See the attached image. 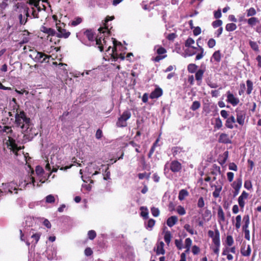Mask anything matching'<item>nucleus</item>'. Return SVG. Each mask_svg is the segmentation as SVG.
<instances>
[{
    "instance_id": "nucleus-1",
    "label": "nucleus",
    "mask_w": 261,
    "mask_h": 261,
    "mask_svg": "<svg viewBox=\"0 0 261 261\" xmlns=\"http://www.w3.org/2000/svg\"><path fill=\"white\" fill-rule=\"evenodd\" d=\"M15 124L16 126L20 127L24 133V136H28L29 138L32 139L36 136L38 133L33 127V124L29 117L27 116L23 111L17 112L15 116Z\"/></svg>"
},
{
    "instance_id": "nucleus-2",
    "label": "nucleus",
    "mask_w": 261,
    "mask_h": 261,
    "mask_svg": "<svg viewBox=\"0 0 261 261\" xmlns=\"http://www.w3.org/2000/svg\"><path fill=\"white\" fill-rule=\"evenodd\" d=\"M200 39L197 40V44L198 45V47H191L187 48L185 50L184 53V56L185 57L192 56L195 55L198 51H199V53H198L196 55L195 60H199L203 57L204 56V49L202 46L198 45V41Z\"/></svg>"
},
{
    "instance_id": "nucleus-3",
    "label": "nucleus",
    "mask_w": 261,
    "mask_h": 261,
    "mask_svg": "<svg viewBox=\"0 0 261 261\" xmlns=\"http://www.w3.org/2000/svg\"><path fill=\"white\" fill-rule=\"evenodd\" d=\"M32 54L30 55V57L33 59L35 62L43 63H48L50 56L47 55L44 53L39 52L35 50H31Z\"/></svg>"
},
{
    "instance_id": "nucleus-4",
    "label": "nucleus",
    "mask_w": 261,
    "mask_h": 261,
    "mask_svg": "<svg viewBox=\"0 0 261 261\" xmlns=\"http://www.w3.org/2000/svg\"><path fill=\"white\" fill-rule=\"evenodd\" d=\"M132 114L129 111H124L118 118L116 126L119 127H125L127 125V120L131 117Z\"/></svg>"
},
{
    "instance_id": "nucleus-5",
    "label": "nucleus",
    "mask_w": 261,
    "mask_h": 261,
    "mask_svg": "<svg viewBox=\"0 0 261 261\" xmlns=\"http://www.w3.org/2000/svg\"><path fill=\"white\" fill-rule=\"evenodd\" d=\"M59 23H57V29L58 33H57V36L58 38H67L70 35V32L66 31L65 29L66 24L59 20Z\"/></svg>"
},
{
    "instance_id": "nucleus-6",
    "label": "nucleus",
    "mask_w": 261,
    "mask_h": 261,
    "mask_svg": "<svg viewBox=\"0 0 261 261\" xmlns=\"http://www.w3.org/2000/svg\"><path fill=\"white\" fill-rule=\"evenodd\" d=\"M114 18H115V17L114 16H107L105 20V22L104 23V27L103 28L100 27L98 30V31L99 32V33H106L109 35H110L111 32L110 30H109L108 22V21H109L110 20H113Z\"/></svg>"
},
{
    "instance_id": "nucleus-7",
    "label": "nucleus",
    "mask_w": 261,
    "mask_h": 261,
    "mask_svg": "<svg viewBox=\"0 0 261 261\" xmlns=\"http://www.w3.org/2000/svg\"><path fill=\"white\" fill-rule=\"evenodd\" d=\"M227 101L233 106H236L239 103L240 100L229 91L227 92Z\"/></svg>"
},
{
    "instance_id": "nucleus-8",
    "label": "nucleus",
    "mask_w": 261,
    "mask_h": 261,
    "mask_svg": "<svg viewBox=\"0 0 261 261\" xmlns=\"http://www.w3.org/2000/svg\"><path fill=\"white\" fill-rule=\"evenodd\" d=\"M237 121L241 125H243L245 122L246 113L244 111L236 110Z\"/></svg>"
},
{
    "instance_id": "nucleus-9",
    "label": "nucleus",
    "mask_w": 261,
    "mask_h": 261,
    "mask_svg": "<svg viewBox=\"0 0 261 261\" xmlns=\"http://www.w3.org/2000/svg\"><path fill=\"white\" fill-rule=\"evenodd\" d=\"M84 35L86 37L89 41L91 42H93L94 41L95 33L92 29H86L84 32Z\"/></svg>"
},
{
    "instance_id": "nucleus-10",
    "label": "nucleus",
    "mask_w": 261,
    "mask_h": 261,
    "mask_svg": "<svg viewBox=\"0 0 261 261\" xmlns=\"http://www.w3.org/2000/svg\"><path fill=\"white\" fill-rule=\"evenodd\" d=\"M163 95V90L160 88H156L150 94L149 97L151 99L158 98Z\"/></svg>"
},
{
    "instance_id": "nucleus-11",
    "label": "nucleus",
    "mask_w": 261,
    "mask_h": 261,
    "mask_svg": "<svg viewBox=\"0 0 261 261\" xmlns=\"http://www.w3.org/2000/svg\"><path fill=\"white\" fill-rule=\"evenodd\" d=\"M164 243L161 241L156 244V247L154 248L156 255H164L165 253V250L164 248Z\"/></svg>"
},
{
    "instance_id": "nucleus-12",
    "label": "nucleus",
    "mask_w": 261,
    "mask_h": 261,
    "mask_svg": "<svg viewBox=\"0 0 261 261\" xmlns=\"http://www.w3.org/2000/svg\"><path fill=\"white\" fill-rule=\"evenodd\" d=\"M41 31L42 32L48 34V36L47 37V39H49L50 36H54L56 34V31L54 29L50 28H48L43 25L41 27Z\"/></svg>"
},
{
    "instance_id": "nucleus-13",
    "label": "nucleus",
    "mask_w": 261,
    "mask_h": 261,
    "mask_svg": "<svg viewBox=\"0 0 261 261\" xmlns=\"http://www.w3.org/2000/svg\"><path fill=\"white\" fill-rule=\"evenodd\" d=\"M218 141L219 143L224 144L231 143V141L229 139L228 135L225 133H222L220 134L218 139Z\"/></svg>"
},
{
    "instance_id": "nucleus-14",
    "label": "nucleus",
    "mask_w": 261,
    "mask_h": 261,
    "mask_svg": "<svg viewBox=\"0 0 261 261\" xmlns=\"http://www.w3.org/2000/svg\"><path fill=\"white\" fill-rule=\"evenodd\" d=\"M100 35H98L95 38V42H96V45H97V47L99 49V50H100V51L102 52L103 51V46L102 45V39L103 38V36H101V34H103L102 33H100Z\"/></svg>"
},
{
    "instance_id": "nucleus-15",
    "label": "nucleus",
    "mask_w": 261,
    "mask_h": 261,
    "mask_svg": "<svg viewBox=\"0 0 261 261\" xmlns=\"http://www.w3.org/2000/svg\"><path fill=\"white\" fill-rule=\"evenodd\" d=\"M248 196V194L245 191H243L241 196L238 198V203L239 206L242 208H244L245 206V202L244 199H247Z\"/></svg>"
},
{
    "instance_id": "nucleus-16",
    "label": "nucleus",
    "mask_w": 261,
    "mask_h": 261,
    "mask_svg": "<svg viewBox=\"0 0 261 261\" xmlns=\"http://www.w3.org/2000/svg\"><path fill=\"white\" fill-rule=\"evenodd\" d=\"M212 239L215 245L217 247H220V233L218 229L215 230V237L212 238Z\"/></svg>"
},
{
    "instance_id": "nucleus-17",
    "label": "nucleus",
    "mask_w": 261,
    "mask_h": 261,
    "mask_svg": "<svg viewBox=\"0 0 261 261\" xmlns=\"http://www.w3.org/2000/svg\"><path fill=\"white\" fill-rule=\"evenodd\" d=\"M236 119L233 116H231L229 118H227L226 122H225V126L226 127L232 129L233 128V123H235Z\"/></svg>"
},
{
    "instance_id": "nucleus-18",
    "label": "nucleus",
    "mask_w": 261,
    "mask_h": 261,
    "mask_svg": "<svg viewBox=\"0 0 261 261\" xmlns=\"http://www.w3.org/2000/svg\"><path fill=\"white\" fill-rule=\"evenodd\" d=\"M178 221V218L173 216L169 217L167 220V224L169 227L173 226Z\"/></svg>"
},
{
    "instance_id": "nucleus-19",
    "label": "nucleus",
    "mask_w": 261,
    "mask_h": 261,
    "mask_svg": "<svg viewBox=\"0 0 261 261\" xmlns=\"http://www.w3.org/2000/svg\"><path fill=\"white\" fill-rule=\"evenodd\" d=\"M204 71L202 69L198 70L195 73V79L198 82L201 83L203 76Z\"/></svg>"
},
{
    "instance_id": "nucleus-20",
    "label": "nucleus",
    "mask_w": 261,
    "mask_h": 261,
    "mask_svg": "<svg viewBox=\"0 0 261 261\" xmlns=\"http://www.w3.org/2000/svg\"><path fill=\"white\" fill-rule=\"evenodd\" d=\"M221 53L220 50L215 51L213 55L212 58L214 59V61L217 62H220L221 60Z\"/></svg>"
},
{
    "instance_id": "nucleus-21",
    "label": "nucleus",
    "mask_w": 261,
    "mask_h": 261,
    "mask_svg": "<svg viewBox=\"0 0 261 261\" xmlns=\"http://www.w3.org/2000/svg\"><path fill=\"white\" fill-rule=\"evenodd\" d=\"M247 22L250 26L253 27L259 22V20L256 17H251L248 19H247Z\"/></svg>"
},
{
    "instance_id": "nucleus-22",
    "label": "nucleus",
    "mask_w": 261,
    "mask_h": 261,
    "mask_svg": "<svg viewBox=\"0 0 261 261\" xmlns=\"http://www.w3.org/2000/svg\"><path fill=\"white\" fill-rule=\"evenodd\" d=\"M243 221L244 223V224L243 226V230L248 229V227L250 222L249 215H245L243 217Z\"/></svg>"
},
{
    "instance_id": "nucleus-23",
    "label": "nucleus",
    "mask_w": 261,
    "mask_h": 261,
    "mask_svg": "<svg viewBox=\"0 0 261 261\" xmlns=\"http://www.w3.org/2000/svg\"><path fill=\"white\" fill-rule=\"evenodd\" d=\"M198 68V66L195 64L191 63L188 65L187 69L189 72L193 73L195 72Z\"/></svg>"
},
{
    "instance_id": "nucleus-24",
    "label": "nucleus",
    "mask_w": 261,
    "mask_h": 261,
    "mask_svg": "<svg viewBox=\"0 0 261 261\" xmlns=\"http://www.w3.org/2000/svg\"><path fill=\"white\" fill-rule=\"evenodd\" d=\"M232 186L234 190H240L242 186V179L241 178L237 179L236 181L232 183Z\"/></svg>"
},
{
    "instance_id": "nucleus-25",
    "label": "nucleus",
    "mask_w": 261,
    "mask_h": 261,
    "mask_svg": "<svg viewBox=\"0 0 261 261\" xmlns=\"http://www.w3.org/2000/svg\"><path fill=\"white\" fill-rule=\"evenodd\" d=\"M164 240L166 244L168 245L171 241V234L169 231L164 232Z\"/></svg>"
},
{
    "instance_id": "nucleus-26",
    "label": "nucleus",
    "mask_w": 261,
    "mask_h": 261,
    "mask_svg": "<svg viewBox=\"0 0 261 261\" xmlns=\"http://www.w3.org/2000/svg\"><path fill=\"white\" fill-rule=\"evenodd\" d=\"M237 29V25L235 23H230L226 25L225 29L228 32H232Z\"/></svg>"
},
{
    "instance_id": "nucleus-27",
    "label": "nucleus",
    "mask_w": 261,
    "mask_h": 261,
    "mask_svg": "<svg viewBox=\"0 0 261 261\" xmlns=\"http://www.w3.org/2000/svg\"><path fill=\"white\" fill-rule=\"evenodd\" d=\"M11 2V0H0V8L2 9H5Z\"/></svg>"
},
{
    "instance_id": "nucleus-28",
    "label": "nucleus",
    "mask_w": 261,
    "mask_h": 261,
    "mask_svg": "<svg viewBox=\"0 0 261 261\" xmlns=\"http://www.w3.org/2000/svg\"><path fill=\"white\" fill-rule=\"evenodd\" d=\"M31 10V18H39V13L37 12V11L36 10L35 7H31L30 9Z\"/></svg>"
},
{
    "instance_id": "nucleus-29",
    "label": "nucleus",
    "mask_w": 261,
    "mask_h": 261,
    "mask_svg": "<svg viewBox=\"0 0 261 261\" xmlns=\"http://www.w3.org/2000/svg\"><path fill=\"white\" fill-rule=\"evenodd\" d=\"M10 146L11 147V148L13 152H17L20 149V148H19L17 146V144L15 142V141L13 140L10 141Z\"/></svg>"
},
{
    "instance_id": "nucleus-30",
    "label": "nucleus",
    "mask_w": 261,
    "mask_h": 261,
    "mask_svg": "<svg viewBox=\"0 0 261 261\" xmlns=\"http://www.w3.org/2000/svg\"><path fill=\"white\" fill-rule=\"evenodd\" d=\"M228 157V152L227 151H225L222 155L219 158L220 161L219 163H225Z\"/></svg>"
},
{
    "instance_id": "nucleus-31",
    "label": "nucleus",
    "mask_w": 261,
    "mask_h": 261,
    "mask_svg": "<svg viewBox=\"0 0 261 261\" xmlns=\"http://www.w3.org/2000/svg\"><path fill=\"white\" fill-rule=\"evenodd\" d=\"M246 84L247 87V93L249 95L251 93L253 90V83L250 80H248L246 81Z\"/></svg>"
},
{
    "instance_id": "nucleus-32",
    "label": "nucleus",
    "mask_w": 261,
    "mask_h": 261,
    "mask_svg": "<svg viewBox=\"0 0 261 261\" xmlns=\"http://www.w3.org/2000/svg\"><path fill=\"white\" fill-rule=\"evenodd\" d=\"M218 218L222 221H225V216H224V213L222 210V207L221 206H219L218 210Z\"/></svg>"
},
{
    "instance_id": "nucleus-33",
    "label": "nucleus",
    "mask_w": 261,
    "mask_h": 261,
    "mask_svg": "<svg viewBox=\"0 0 261 261\" xmlns=\"http://www.w3.org/2000/svg\"><path fill=\"white\" fill-rule=\"evenodd\" d=\"M241 254L243 256H249L251 253V248L249 245L247 246V249L246 250H245L244 248H242L241 250Z\"/></svg>"
},
{
    "instance_id": "nucleus-34",
    "label": "nucleus",
    "mask_w": 261,
    "mask_h": 261,
    "mask_svg": "<svg viewBox=\"0 0 261 261\" xmlns=\"http://www.w3.org/2000/svg\"><path fill=\"white\" fill-rule=\"evenodd\" d=\"M246 13L247 17H252L256 15V11L254 8L251 7L246 10Z\"/></svg>"
},
{
    "instance_id": "nucleus-35",
    "label": "nucleus",
    "mask_w": 261,
    "mask_h": 261,
    "mask_svg": "<svg viewBox=\"0 0 261 261\" xmlns=\"http://www.w3.org/2000/svg\"><path fill=\"white\" fill-rule=\"evenodd\" d=\"M215 190L214 192L213 193V195L215 198H217L220 195V193L222 190V187H218L216 186H215Z\"/></svg>"
},
{
    "instance_id": "nucleus-36",
    "label": "nucleus",
    "mask_w": 261,
    "mask_h": 261,
    "mask_svg": "<svg viewBox=\"0 0 261 261\" xmlns=\"http://www.w3.org/2000/svg\"><path fill=\"white\" fill-rule=\"evenodd\" d=\"M200 106H201V105H200V103L199 101H194L193 102V103H192L190 109L192 111H196L197 109H198L200 107Z\"/></svg>"
},
{
    "instance_id": "nucleus-37",
    "label": "nucleus",
    "mask_w": 261,
    "mask_h": 261,
    "mask_svg": "<svg viewBox=\"0 0 261 261\" xmlns=\"http://www.w3.org/2000/svg\"><path fill=\"white\" fill-rule=\"evenodd\" d=\"M195 43L194 39L191 37H189L185 42V46L189 48L191 47H193L192 46Z\"/></svg>"
},
{
    "instance_id": "nucleus-38",
    "label": "nucleus",
    "mask_w": 261,
    "mask_h": 261,
    "mask_svg": "<svg viewBox=\"0 0 261 261\" xmlns=\"http://www.w3.org/2000/svg\"><path fill=\"white\" fill-rule=\"evenodd\" d=\"M192 245V240L190 238H187L185 240V247L187 248L186 252H189L190 251V247Z\"/></svg>"
},
{
    "instance_id": "nucleus-39",
    "label": "nucleus",
    "mask_w": 261,
    "mask_h": 261,
    "mask_svg": "<svg viewBox=\"0 0 261 261\" xmlns=\"http://www.w3.org/2000/svg\"><path fill=\"white\" fill-rule=\"evenodd\" d=\"M222 126V122L219 117L215 120V124L214 126L215 128L220 129Z\"/></svg>"
},
{
    "instance_id": "nucleus-40",
    "label": "nucleus",
    "mask_w": 261,
    "mask_h": 261,
    "mask_svg": "<svg viewBox=\"0 0 261 261\" xmlns=\"http://www.w3.org/2000/svg\"><path fill=\"white\" fill-rule=\"evenodd\" d=\"M222 23H223V22L221 20L217 19L215 21H214L212 22V26L214 28H217L218 27H221V26L222 25Z\"/></svg>"
},
{
    "instance_id": "nucleus-41",
    "label": "nucleus",
    "mask_w": 261,
    "mask_h": 261,
    "mask_svg": "<svg viewBox=\"0 0 261 261\" xmlns=\"http://www.w3.org/2000/svg\"><path fill=\"white\" fill-rule=\"evenodd\" d=\"M249 45L251 48L254 51H258V46L256 42L250 40L249 41Z\"/></svg>"
},
{
    "instance_id": "nucleus-42",
    "label": "nucleus",
    "mask_w": 261,
    "mask_h": 261,
    "mask_svg": "<svg viewBox=\"0 0 261 261\" xmlns=\"http://www.w3.org/2000/svg\"><path fill=\"white\" fill-rule=\"evenodd\" d=\"M41 0H28L27 3L33 6V7H37Z\"/></svg>"
},
{
    "instance_id": "nucleus-43",
    "label": "nucleus",
    "mask_w": 261,
    "mask_h": 261,
    "mask_svg": "<svg viewBox=\"0 0 261 261\" xmlns=\"http://www.w3.org/2000/svg\"><path fill=\"white\" fill-rule=\"evenodd\" d=\"M82 22V19L81 17H77L71 22V25L75 27Z\"/></svg>"
},
{
    "instance_id": "nucleus-44",
    "label": "nucleus",
    "mask_w": 261,
    "mask_h": 261,
    "mask_svg": "<svg viewBox=\"0 0 261 261\" xmlns=\"http://www.w3.org/2000/svg\"><path fill=\"white\" fill-rule=\"evenodd\" d=\"M155 221L154 220H153L152 219H149L147 222V224L146 226V228L147 229L150 228L151 230L152 228V227L154 226V225L155 224Z\"/></svg>"
},
{
    "instance_id": "nucleus-45",
    "label": "nucleus",
    "mask_w": 261,
    "mask_h": 261,
    "mask_svg": "<svg viewBox=\"0 0 261 261\" xmlns=\"http://www.w3.org/2000/svg\"><path fill=\"white\" fill-rule=\"evenodd\" d=\"M2 133H6L7 134L12 133V129L11 127L9 126H5L1 130Z\"/></svg>"
},
{
    "instance_id": "nucleus-46",
    "label": "nucleus",
    "mask_w": 261,
    "mask_h": 261,
    "mask_svg": "<svg viewBox=\"0 0 261 261\" xmlns=\"http://www.w3.org/2000/svg\"><path fill=\"white\" fill-rule=\"evenodd\" d=\"M18 19L20 24L24 25L28 21L27 18H23V15L21 14L19 15Z\"/></svg>"
},
{
    "instance_id": "nucleus-47",
    "label": "nucleus",
    "mask_w": 261,
    "mask_h": 261,
    "mask_svg": "<svg viewBox=\"0 0 261 261\" xmlns=\"http://www.w3.org/2000/svg\"><path fill=\"white\" fill-rule=\"evenodd\" d=\"M88 236L89 239L92 240L96 237V233L94 230H91L88 231Z\"/></svg>"
},
{
    "instance_id": "nucleus-48",
    "label": "nucleus",
    "mask_w": 261,
    "mask_h": 261,
    "mask_svg": "<svg viewBox=\"0 0 261 261\" xmlns=\"http://www.w3.org/2000/svg\"><path fill=\"white\" fill-rule=\"evenodd\" d=\"M43 169L42 167L39 165H38L36 167L35 172L37 175H41L43 173Z\"/></svg>"
},
{
    "instance_id": "nucleus-49",
    "label": "nucleus",
    "mask_w": 261,
    "mask_h": 261,
    "mask_svg": "<svg viewBox=\"0 0 261 261\" xmlns=\"http://www.w3.org/2000/svg\"><path fill=\"white\" fill-rule=\"evenodd\" d=\"M216 41L213 38H211L208 40L207 42V45L209 48H213L216 45Z\"/></svg>"
},
{
    "instance_id": "nucleus-50",
    "label": "nucleus",
    "mask_w": 261,
    "mask_h": 261,
    "mask_svg": "<svg viewBox=\"0 0 261 261\" xmlns=\"http://www.w3.org/2000/svg\"><path fill=\"white\" fill-rule=\"evenodd\" d=\"M170 168L173 172H178L179 170V164H169Z\"/></svg>"
},
{
    "instance_id": "nucleus-51",
    "label": "nucleus",
    "mask_w": 261,
    "mask_h": 261,
    "mask_svg": "<svg viewBox=\"0 0 261 261\" xmlns=\"http://www.w3.org/2000/svg\"><path fill=\"white\" fill-rule=\"evenodd\" d=\"M189 195V193L186 190H180V201L182 200L185 197L188 196Z\"/></svg>"
},
{
    "instance_id": "nucleus-52",
    "label": "nucleus",
    "mask_w": 261,
    "mask_h": 261,
    "mask_svg": "<svg viewBox=\"0 0 261 261\" xmlns=\"http://www.w3.org/2000/svg\"><path fill=\"white\" fill-rule=\"evenodd\" d=\"M151 212L154 217H158L160 214L159 210L158 208L153 207L151 208Z\"/></svg>"
},
{
    "instance_id": "nucleus-53",
    "label": "nucleus",
    "mask_w": 261,
    "mask_h": 261,
    "mask_svg": "<svg viewBox=\"0 0 261 261\" xmlns=\"http://www.w3.org/2000/svg\"><path fill=\"white\" fill-rule=\"evenodd\" d=\"M226 242L228 246H231L233 243L232 237L231 236H227Z\"/></svg>"
},
{
    "instance_id": "nucleus-54",
    "label": "nucleus",
    "mask_w": 261,
    "mask_h": 261,
    "mask_svg": "<svg viewBox=\"0 0 261 261\" xmlns=\"http://www.w3.org/2000/svg\"><path fill=\"white\" fill-rule=\"evenodd\" d=\"M246 89V86L244 83H242L240 84V88L239 90V94L241 95L244 94L245 90Z\"/></svg>"
},
{
    "instance_id": "nucleus-55",
    "label": "nucleus",
    "mask_w": 261,
    "mask_h": 261,
    "mask_svg": "<svg viewBox=\"0 0 261 261\" xmlns=\"http://www.w3.org/2000/svg\"><path fill=\"white\" fill-rule=\"evenodd\" d=\"M55 200V197L52 195H49L46 197V202L47 203H53Z\"/></svg>"
},
{
    "instance_id": "nucleus-56",
    "label": "nucleus",
    "mask_w": 261,
    "mask_h": 261,
    "mask_svg": "<svg viewBox=\"0 0 261 261\" xmlns=\"http://www.w3.org/2000/svg\"><path fill=\"white\" fill-rule=\"evenodd\" d=\"M167 57V55H158L157 56H156L154 59L153 61L155 62H159L161 60L164 59Z\"/></svg>"
},
{
    "instance_id": "nucleus-57",
    "label": "nucleus",
    "mask_w": 261,
    "mask_h": 261,
    "mask_svg": "<svg viewBox=\"0 0 261 261\" xmlns=\"http://www.w3.org/2000/svg\"><path fill=\"white\" fill-rule=\"evenodd\" d=\"M156 53L158 55H163L166 53V50L163 47L160 46L156 50Z\"/></svg>"
},
{
    "instance_id": "nucleus-58",
    "label": "nucleus",
    "mask_w": 261,
    "mask_h": 261,
    "mask_svg": "<svg viewBox=\"0 0 261 261\" xmlns=\"http://www.w3.org/2000/svg\"><path fill=\"white\" fill-rule=\"evenodd\" d=\"M193 32L194 35L197 36L201 33V30L199 27H197L194 28Z\"/></svg>"
},
{
    "instance_id": "nucleus-59",
    "label": "nucleus",
    "mask_w": 261,
    "mask_h": 261,
    "mask_svg": "<svg viewBox=\"0 0 261 261\" xmlns=\"http://www.w3.org/2000/svg\"><path fill=\"white\" fill-rule=\"evenodd\" d=\"M102 136V132L100 129H98L96 130L95 137L97 139H100Z\"/></svg>"
},
{
    "instance_id": "nucleus-60",
    "label": "nucleus",
    "mask_w": 261,
    "mask_h": 261,
    "mask_svg": "<svg viewBox=\"0 0 261 261\" xmlns=\"http://www.w3.org/2000/svg\"><path fill=\"white\" fill-rule=\"evenodd\" d=\"M204 205V202L203 197H201L199 198L197 206L199 207H203Z\"/></svg>"
},
{
    "instance_id": "nucleus-61",
    "label": "nucleus",
    "mask_w": 261,
    "mask_h": 261,
    "mask_svg": "<svg viewBox=\"0 0 261 261\" xmlns=\"http://www.w3.org/2000/svg\"><path fill=\"white\" fill-rule=\"evenodd\" d=\"M214 17L216 19H219L222 16V13L220 9H218L217 11L214 12Z\"/></svg>"
},
{
    "instance_id": "nucleus-62",
    "label": "nucleus",
    "mask_w": 261,
    "mask_h": 261,
    "mask_svg": "<svg viewBox=\"0 0 261 261\" xmlns=\"http://www.w3.org/2000/svg\"><path fill=\"white\" fill-rule=\"evenodd\" d=\"M184 228L191 234H193L194 230L189 224H186L184 226Z\"/></svg>"
},
{
    "instance_id": "nucleus-63",
    "label": "nucleus",
    "mask_w": 261,
    "mask_h": 261,
    "mask_svg": "<svg viewBox=\"0 0 261 261\" xmlns=\"http://www.w3.org/2000/svg\"><path fill=\"white\" fill-rule=\"evenodd\" d=\"M192 251L194 254L196 255L200 252V249L198 246L194 245L192 247Z\"/></svg>"
},
{
    "instance_id": "nucleus-64",
    "label": "nucleus",
    "mask_w": 261,
    "mask_h": 261,
    "mask_svg": "<svg viewBox=\"0 0 261 261\" xmlns=\"http://www.w3.org/2000/svg\"><path fill=\"white\" fill-rule=\"evenodd\" d=\"M244 187L248 190L252 188V184L250 180H246L244 183Z\"/></svg>"
}]
</instances>
